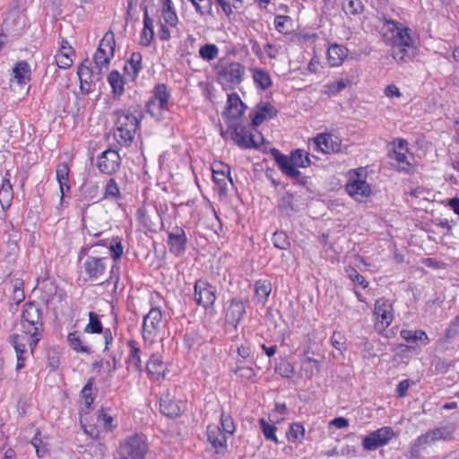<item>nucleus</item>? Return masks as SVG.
I'll return each mask as SVG.
<instances>
[{"label":"nucleus","instance_id":"38","mask_svg":"<svg viewBox=\"0 0 459 459\" xmlns=\"http://www.w3.org/2000/svg\"><path fill=\"white\" fill-rule=\"evenodd\" d=\"M13 78L20 85H25L30 81V67L26 61H21L16 64L13 69Z\"/></svg>","mask_w":459,"mask_h":459},{"label":"nucleus","instance_id":"10","mask_svg":"<svg viewBox=\"0 0 459 459\" xmlns=\"http://www.w3.org/2000/svg\"><path fill=\"white\" fill-rule=\"evenodd\" d=\"M217 299L216 287L204 279H198L194 286V300L204 308L212 307Z\"/></svg>","mask_w":459,"mask_h":459},{"label":"nucleus","instance_id":"49","mask_svg":"<svg viewBox=\"0 0 459 459\" xmlns=\"http://www.w3.org/2000/svg\"><path fill=\"white\" fill-rule=\"evenodd\" d=\"M278 209L281 213L286 216H290L293 212H297L294 206V195L290 193H286L281 198V202L278 204Z\"/></svg>","mask_w":459,"mask_h":459},{"label":"nucleus","instance_id":"45","mask_svg":"<svg viewBox=\"0 0 459 459\" xmlns=\"http://www.w3.org/2000/svg\"><path fill=\"white\" fill-rule=\"evenodd\" d=\"M272 291V284L266 280H258L255 283V292L258 301L265 303Z\"/></svg>","mask_w":459,"mask_h":459},{"label":"nucleus","instance_id":"15","mask_svg":"<svg viewBox=\"0 0 459 459\" xmlns=\"http://www.w3.org/2000/svg\"><path fill=\"white\" fill-rule=\"evenodd\" d=\"M121 165V158L118 152L108 149L97 158L99 170L106 175H112L117 171Z\"/></svg>","mask_w":459,"mask_h":459},{"label":"nucleus","instance_id":"31","mask_svg":"<svg viewBox=\"0 0 459 459\" xmlns=\"http://www.w3.org/2000/svg\"><path fill=\"white\" fill-rule=\"evenodd\" d=\"M221 169L212 168V178L214 183L218 186L220 192L227 190V183L230 181L232 184L230 178V169L229 166L222 163L220 164Z\"/></svg>","mask_w":459,"mask_h":459},{"label":"nucleus","instance_id":"55","mask_svg":"<svg viewBox=\"0 0 459 459\" xmlns=\"http://www.w3.org/2000/svg\"><path fill=\"white\" fill-rule=\"evenodd\" d=\"M272 241L275 247L287 250L290 247V242L287 234L283 231H276L273 233Z\"/></svg>","mask_w":459,"mask_h":459},{"label":"nucleus","instance_id":"56","mask_svg":"<svg viewBox=\"0 0 459 459\" xmlns=\"http://www.w3.org/2000/svg\"><path fill=\"white\" fill-rule=\"evenodd\" d=\"M93 378H90L81 391V396L87 409H90L94 401L92 394Z\"/></svg>","mask_w":459,"mask_h":459},{"label":"nucleus","instance_id":"36","mask_svg":"<svg viewBox=\"0 0 459 459\" xmlns=\"http://www.w3.org/2000/svg\"><path fill=\"white\" fill-rule=\"evenodd\" d=\"M143 56L140 52H133L125 65V72L132 79H135L142 70Z\"/></svg>","mask_w":459,"mask_h":459},{"label":"nucleus","instance_id":"60","mask_svg":"<svg viewBox=\"0 0 459 459\" xmlns=\"http://www.w3.org/2000/svg\"><path fill=\"white\" fill-rule=\"evenodd\" d=\"M291 19L287 15H276L274 18L275 29L281 34H288L290 30L286 26V22H290Z\"/></svg>","mask_w":459,"mask_h":459},{"label":"nucleus","instance_id":"21","mask_svg":"<svg viewBox=\"0 0 459 459\" xmlns=\"http://www.w3.org/2000/svg\"><path fill=\"white\" fill-rule=\"evenodd\" d=\"M314 150L322 153H337L341 152V141L331 134H320L314 138Z\"/></svg>","mask_w":459,"mask_h":459},{"label":"nucleus","instance_id":"2","mask_svg":"<svg viewBox=\"0 0 459 459\" xmlns=\"http://www.w3.org/2000/svg\"><path fill=\"white\" fill-rule=\"evenodd\" d=\"M270 152L283 174L302 185L306 183V178L297 169V167L307 168L310 165L311 161L307 152L297 149L291 152L290 157L281 153L276 148L271 149Z\"/></svg>","mask_w":459,"mask_h":459},{"label":"nucleus","instance_id":"62","mask_svg":"<svg viewBox=\"0 0 459 459\" xmlns=\"http://www.w3.org/2000/svg\"><path fill=\"white\" fill-rule=\"evenodd\" d=\"M348 276L352 282L360 285L363 289L368 287V281L354 268L347 270Z\"/></svg>","mask_w":459,"mask_h":459},{"label":"nucleus","instance_id":"51","mask_svg":"<svg viewBox=\"0 0 459 459\" xmlns=\"http://www.w3.org/2000/svg\"><path fill=\"white\" fill-rule=\"evenodd\" d=\"M219 48L212 43H206L199 49V56L204 60L210 62L215 59L219 55Z\"/></svg>","mask_w":459,"mask_h":459},{"label":"nucleus","instance_id":"14","mask_svg":"<svg viewBox=\"0 0 459 459\" xmlns=\"http://www.w3.org/2000/svg\"><path fill=\"white\" fill-rule=\"evenodd\" d=\"M347 193L356 201L363 202L371 194V187L361 175L354 172L345 186Z\"/></svg>","mask_w":459,"mask_h":459},{"label":"nucleus","instance_id":"13","mask_svg":"<svg viewBox=\"0 0 459 459\" xmlns=\"http://www.w3.org/2000/svg\"><path fill=\"white\" fill-rule=\"evenodd\" d=\"M394 432L391 427L380 428L363 438L362 446L367 451H374L386 445L394 437Z\"/></svg>","mask_w":459,"mask_h":459},{"label":"nucleus","instance_id":"12","mask_svg":"<svg viewBox=\"0 0 459 459\" xmlns=\"http://www.w3.org/2000/svg\"><path fill=\"white\" fill-rule=\"evenodd\" d=\"M229 127L232 130L231 138L242 149H256L259 147V142L255 139L251 130L247 126L240 124H230Z\"/></svg>","mask_w":459,"mask_h":459},{"label":"nucleus","instance_id":"7","mask_svg":"<svg viewBox=\"0 0 459 459\" xmlns=\"http://www.w3.org/2000/svg\"><path fill=\"white\" fill-rule=\"evenodd\" d=\"M116 41L112 31L104 34L100 41L99 47L93 56L96 67L101 72L103 68L108 69L110 60L115 55Z\"/></svg>","mask_w":459,"mask_h":459},{"label":"nucleus","instance_id":"50","mask_svg":"<svg viewBox=\"0 0 459 459\" xmlns=\"http://www.w3.org/2000/svg\"><path fill=\"white\" fill-rule=\"evenodd\" d=\"M89 323L84 327V332L87 333H101L104 329L97 313L89 312Z\"/></svg>","mask_w":459,"mask_h":459},{"label":"nucleus","instance_id":"20","mask_svg":"<svg viewBox=\"0 0 459 459\" xmlns=\"http://www.w3.org/2000/svg\"><path fill=\"white\" fill-rule=\"evenodd\" d=\"M278 110L268 101H260L255 109L249 113L251 124L254 127L259 126L264 121L273 118L277 116Z\"/></svg>","mask_w":459,"mask_h":459},{"label":"nucleus","instance_id":"64","mask_svg":"<svg viewBox=\"0 0 459 459\" xmlns=\"http://www.w3.org/2000/svg\"><path fill=\"white\" fill-rule=\"evenodd\" d=\"M71 56V55L57 53L56 55V62L57 66L63 69L69 68L73 64V59Z\"/></svg>","mask_w":459,"mask_h":459},{"label":"nucleus","instance_id":"53","mask_svg":"<svg viewBox=\"0 0 459 459\" xmlns=\"http://www.w3.org/2000/svg\"><path fill=\"white\" fill-rule=\"evenodd\" d=\"M346 88V82L343 79L337 82H329L324 85L323 93L328 96L336 95Z\"/></svg>","mask_w":459,"mask_h":459},{"label":"nucleus","instance_id":"35","mask_svg":"<svg viewBox=\"0 0 459 459\" xmlns=\"http://www.w3.org/2000/svg\"><path fill=\"white\" fill-rule=\"evenodd\" d=\"M69 171V167L65 162L59 163L56 169V178L59 184L61 199L64 197L65 191L70 190V186L68 185Z\"/></svg>","mask_w":459,"mask_h":459},{"label":"nucleus","instance_id":"19","mask_svg":"<svg viewBox=\"0 0 459 459\" xmlns=\"http://www.w3.org/2000/svg\"><path fill=\"white\" fill-rule=\"evenodd\" d=\"M218 75L229 83L238 85L244 79L245 66L238 62H230L220 67Z\"/></svg>","mask_w":459,"mask_h":459},{"label":"nucleus","instance_id":"4","mask_svg":"<svg viewBox=\"0 0 459 459\" xmlns=\"http://www.w3.org/2000/svg\"><path fill=\"white\" fill-rule=\"evenodd\" d=\"M32 339L31 333H27L24 330H22L21 333H13L8 338L9 342L13 347L16 353L17 370L25 367V361L30 355L33 354L34 350L37 347V345L32 344Z\"/></svg>","mask_w":459,"mask_h":459},{"label":"nucleus","instance_id":"27","mask_svg":"<svg viewBox=\"0 0 459 459\" xmlns=\"http://www.w3.org/2000/svg\"><path fill=\"white\" fill-rule=\"evenodd\" d=\"M143 10V29L141 32L140 43L142 46L148 47L154 38L153 21L149 16L150 12H153V7L148 4H145Z\"/></svg>","mask_w":459,"mask_h":459},{"label":"nucleus","instance_id":"46","mask_svg":"<svg viewBox=\"0 0 459 459\" xmlns=\"http://www.w3.org/2000/svg\"><path fill=\"white\" fill-rule=\"evenodd\" d=\"M13 199V187L8 179H5L0 186V204L3 210L11 206Z\"/></svg>","mask_w":459,"mask_h":459},{"label":"nucleus","instance_id":"3","mask_svg":"<svg viewBox=\"0 0 459 459\" xmlns=\"http://www.w3.org/2000/svg\"><path fill=\"white\" fill-rule=\"evenodd\" d=\"M22 330L31 333L32 344L38 345L43 337L44 325L42 312L34 302H27L23 306L21 320Z\"/></svg>","mask_w":459,"mask_h":459},{"label":"nucleus","instance_id":"26","mask_svg":"<svg viewBox=\"0 0 459 459\" xmlns=\"http://www.w3.org/2000/svg\"><path fill=\"white\" fill-rule=\"evenodd\" d=\"M160 412L169 417H178L184 411V403L180 401H176L169 394L163 395L160 400Z\"/></svg>","mask_w":459,"mask_h":459},{"label":"nucleus","instance_id":"57","mask_svg":"<svg viewBox=\"0 0 459 459\" xmlns=\"http://www.w3.org/2000/svg\"><path fill=\"white\" fill-rule=\"evenodd\" d=\"M221 429L229 437L233 435L236 429L232 417L224 411H222L221 414Z\"/></svg>","mask_w":459,"mask_h":459},{"label":"nucleus","instance_id":"33","mask_svg":"<svg viewBox=\"0 0 459 459\" xmlns=\"http://www.w3.org/2000/svg\"><path fill=\"white\" fill-rule=\"evenodd\" d=\"M123 196L115 178H110L108 179L101 199L108 200L115 203H119Z\"/></svg>","mask_w":459,"mask_h":459},{"label":"nucleus","instance_id":"44","mask_svg":"<svg viewBox=\"0 0 459 459\" xmlns=\"http://www.w3.org/2000/svg\"><path fill=\"white\" fill-rule=\"evenodd\" d=\"M147 372L157 377H164L165 366L158 355H152L146 364Z\"/></svg>","mask_w":459,"mask_h":459},{"label":"nucleus","instance_id":"17","mask_svg":"<svg viewBox=\"0 0 459 459\" xmlns=\"http://www.w3.org/2000/svg\"><path fill=\"white\" fill-rule=\"evenodd\" d=\"M100 72L94 75L91 67V61L85 59L77 68V75L80 81V92L82 95H87L91 91L94 85L95 79L99 81Z\"/></svg>","mask_w":459,"mask_h":459},{"label":"nucleus","instance_id":"58","mask_svg":"<svg viewBox=\"0 0 459 459\" xmlns=\"http://www.w3.org/2000/svg\"><path fill=\"white\" fill-rule=\"evenodd\" d=\"M275 372L282 377L290 378L294 373V367L288 360L282 359L276 365Z\"/></svg>","mask_w":459,"mask_h":459},{"label":"nucleus","instance_id":"43","mask_svg":"<svg viewBox=\"0 0 459 459\" xmlns=\"http://www.w3.org/2000/svg\"><path fill=\"white\" fill-rule=\"evenodd\" d=\"M389 157L398 163V171L404 172L407 174L412 171V166L411 162L407 160L405 152H399L398 150L394 149L392 152V153L389 154Z\"/></svg>","mask_w":459,"mask_h":459},{"label":"nucleus","instance_id":"25","mask_svg":"<svg viewBox=\"0 0 459 459\" xmlns=\"http://www.w3.org/2000/svg\"><path fill=\"white\" fill-rule=\"evenodd\" d=\"M186 243L187 238L181 227L177 226L169 233L168 245L172 254L176 255L183 254L186 250Z\"/></svg>","mask_w":459,"mask_h":459},{"label":"nucleus","instance_id":"42","mask_svg":"<svg viewBox=\"0 0 459 459\" xmlns=\"http://www.w3.org/2000/svg\"><path fill=\"white\" fill-rule=\"evenodd\" d=\"M108 82L112 88V92L115 96H121L124 93V80L121 74L117 70H112L108 75Z\"/></svg>","mask_w":459,"mask_h":459},{"label":"nucleus","instance_id":"37","mask_svg":"<svg viewBox=\"0 0 459 459\" xmlns=\"http://www.w3.org/2000/svg\"><path fill=\"white\" fill-rule=\"evenodd\" d=\"M401 337L407 342L417 343L420 342L422 345H427L429 342V338L423 330H408L403 329L400 332Z\"/></svg>","mask_w":459,"mask_h":459},{"label":"nucleus","instance_id":"30","mask_svg":"<svg viewBox=\"0 0 459 459\" xmlns=\"http://www.w3.org/2000/svg\"><path fill=\"white\" fill-rule=\"evenodd\" d=\"M348 48L340 44H332L327 49V60L330 66L341 65L348 56Z\"/></svg>","mask_w":459,"mask_h":459},{"label":"nucleus","instance_id":"54","mask_svg":"<svg viewBox=\"0 0 459 459\" xmlns=\"http://www.w3.org/2000/svg\"><path fill=\"white\" fill-rule=\"evenodd\" d=\"M342 10L347 14H359L363 11V4L360 0H343Z\"/></svg>","mask_w":459,"mask_h":459},{"label":"nucleus","instance_id":"61","mask_svg":"<svg viewBox=\"0 0 459 459\" xmlns=\"http://www.w3.org/2000/svg\"><path fill=\"white\" fill-rule=\"evenodd\" d=\"M426 449L425 446L419 443V438L417 437L411 445L409 451L406 454L408 458H420L421 456L422 451Z\"/></svg>","mask_w":459,"mask_h":459},{"label":"nucleus","instance_id":"9","mask_svg":"<svg viewBox=\"0 0 459 459\" xmlns=\"http://www.w3.org/2000/svg\"><path fill=\"white\" fill-rule=\"evenodd\" d=\"M382 34L385 41L389 44L398 40L405 42L411 36V29L397 21L383 17Z\"/></svg>","mask_w":459,"mask_h":459},{"label":"nucleus","instance_id":"24","mask_svg":"<svg viewBox=\"0 0 459 459\" xmlns=\"http://www.w3.org/2000/svg\"><path fill=\"white\" fill-rule=\"evenodd\" d=\"M81 201L83 203L82 212L84 213L86 210L93 204L101 201V195L98 183L93 181H86L81 186Z\"/></svg>","mask_w":459,"mask_h":459},{"label":"nucleus","instance_id":"1","mask_svg":"<svg viewBox=\"0 0 459 459\" xmlns=\"http://www.w3.org/2000/svg\"><path fill=\"white\" fill-rule=\"evenodd\" d=\"M113 116L116 117L115 139L122 146L130 145L143 117L142 110L136 108H129L117 110L113 113Z\"/></svg>","mask_w":459,"mask_h":459},{"label":"nucleus","instance_id":"40","mask_svg":"<svg viewBox=\"0 0 459 459\" xmlns=\"http://www.w3.org/2000/svg\"><path fill=\"white\" fill-rule=\"evenodd\" d=\"M305 428L301 423L293 422L286 432V437L290 443H301L305 438Z\"/></svg>","mask_w":459,"mask_h":459},{"label":"nucleus","instance_id":"29","mask_svg":"<svg viewBox=\"0 0 459 459\" xmlns=\"http://www.w3.org/2000/svg\"><path fill=\"white\" fill-rule=\"evenodd\" d=\"M392 46V56L398 63L406 62L410 57L408 56V50L414 48V40L411 36L408 37V40L405 42L394 41L390 44Z\"/></svg>","mask_w":459,"mask_h":459},{"label":"nucleus","instance_id":"6","mask_svg":"<svg viewBox=\"0 0 459 459\" xmlns=\"http://www.w3.org/2000/svg\"><path fill=\"white\" fill-rule=\"evenodd\" d=\"M165 324L163 315L159 307H152L143 316L142 335L145 343L152 344L160 336Z\"/></svg>","mask_w":459,"mask_h":459},{"label":"nucleus","instance_id":"16","mask_svg":"<svg viewBox=\"0 0 459 459\" xmlns=\"http://www.w3.org/2000/svg\"><path fill=\"white\" fill-rule=\"evenodd\" d=\"M393 312V306L387 299H379L376 300L374 315L377 317L375 326L377 330H385L391 325L394 319Z\"/></svg>","mask_w":459,"mask_h":459},{"label":"nucleus","instance_id":"47","mask_svg":"<svg viewBox=\"0 0 459 459\" xmlns=\"http://www.w3.org/2000/svg\"><path fill=\"white\" fill-rule=\"evenodd\" d=\"M433 443L439 440H450L452 439L455 429L452 426H443L431 430H429Z\"/></svg>","mask_w":459,"mask_h":459},{"label":"nucleus","instance_id":"48","mask_svg":"<svg viewBox=\"0 0 459 459\" xmlns=\"http://www.w3.org/2000/svg\"><path fill=\"white\" fill-rule=\"evenodd\" d=\"M70 347L76 352L87 353L91 352V348L83 344L78 332L70 333L67 336Z\"/></svg>","mask_w":459,"mask_h":459},{"label":"nucleus","instance_id":"23","mask_svg":"<svg viewBox=\"0 0 459 459\" xmlns=\"http://www.w3.org/2000/svg\"><path fill=\"white\" fill-rule=\"evenodd\" d=\"M107 257H96L89 255L83 263L84 273H86L89 280L97 281L100 280L105 273L106 271V261Z\"/></svg>","mask_w":459,"mask_h":459},{"label":"nucleus","instance_id":"18","mask_svg":"<svg viewBox=\"0 0 459 459\" xmlns=\"http://www.w3.org/2000/svg\"><path fill=\"white\" fill-rule=\"evenodd\" d=\"M248 300H242L238 298L230 299L229 307L226 310L225 323L230 325L235 330L246 314L247 304Z\"/></svg>","mask_w":459,"mask_h":459},{"label":"nucleus","instance_id":"11","mask_svg":"<svg viewBox=\"0 0 459 459\" xmlns=\"http://www.w3.org/2000/svg\"><path fill=\"white\" fill-rule=\"evenodd\" d=\"M137 220L152 232H157L163 228V219L159 215L156 205L152 204H145L137 210Z\"/></svg>","mask_w":459,"mask_h":459},{"label":"nucleus","instance_id":"28","mask_svg":"<svg viewBox=\"0 0 459 459\" xmlns=\"http://www.w3.org/2000/svg\"><path fill=\"white\" fill-rule=\"evenodd\" d=\"M207 439L209 443L216 449L226 448L227 439L229 436L221 430V427L216 424H211L207 427Z\"/></svg>","mask_w":459,"mask_h":459},{"label":"nucleus","instance_id":"52","mask_svg":"<svg viewBox=\"0 0 459 459\" xmlns=\"http://www.w3.org/2000/svg\"><path fill=\"white\" fill-rule=\"evenodd\" d=\"M259 424L265 439L278 444V438L275 435L277 428L274 425L269 424L264 419H260Z\"/></svg>","mask_w":459,"mask_h":459},{"label":"nucleus","instance_id":"59","mask_svg":"<svg viewBox=\"0 0 459 459\" xmlns=\"http://www.w3.org/2000/svg\"><path fill=\"white\" fill-rule=\"evenodd\" d=\"M330 341L333 347L337 351L341 352L346 351V338L341 332L334 331Z\"/></svg>","mask_w":459,"mask_h":459},{"label":"nucleus","instance_id":"39","mask_svg":"<svg viewBox=\"0 0 459 459\" xmlns=\"http://www.w3.org/2000/svg\"><path fill=\"white\" fill-rule=\"evenodd\" d=\"M128 345L130 347V353L127 359V364L128 368L133 367L135 370L141 371L142 370V361L140 357V348L138 346V343L134 341L130 340L128 342Z\"/></svg>","mask_w":459,"mask_h":459},{"label":"nucleus","instance_id":"22","mask_svg":"<svg viewBox=\"0 0 459 459\" xmlns=\"http://www.w3.org/2000/svg\"><path fill=\"white\" fill-rule=\"evenodd\" d=\"M247 108L238 93H230L228 95L226 110L223 116L227 117L230 124H232L233 121L238 120L244 115Z\"/></svg>","mask_w":459,"mask_h":459},{"label":"nucleus","instance_id":"32","mask_svg":"<svg viewBox=\"0 0 459 459\" xmlns=\"http://www.w3.org/2000/svg\"><path fill=\"white\" fill-rule=\"evenodd\" d=\"M100 246H103L106 247L107 254L111 252L114 260L119 259L123 255V246L119 239H112L111 241H109L108 239H103L97 242L96 244L91 245L89 249H91L92 253L95 254L98 253L96 247Z\"/></svg>","mask_w":459,"mask_h":459},{"label":"nucleus","instance_id":"63","mask_svg":"<svg viewBox=\"0 0 459 459\" xmlns=\"http://www.w3.org/2000/svg\"><path fill=\"white\" fill-rule=\"evenodd\" d=\"M197 13L201 16L212 14V0H197Z\"/></svg>","mask_w":459,"mask_h":459},{"label":"nucleus","instance_id":"34","mask_svg":"<svg viewBox=\"0 0 459 459\" xmlns=\"http://www.w3.org/2000/svg\"><path fill=\"white\" fill-rule=\"evenodd\" d=\"M109 411V409L101 408L96 412L97 423L101 426L106 432H112L117 427L114 417Z\"/></svg>","mask_w":459,"mask_h":459},{"label":"nucleus","instance_id":"41","mask_svg":"<svg viewBox=\"0 0 459 459\" xmlns=\"http://www.w3.org/2000/svg\"><path fill=\"white\" fill-rule=\"evenodd\" d=\"M253 79L257 88L265 91L272 86V79L269 73L261 68L253 70Z\"/></svg>","mask_w":459,"mask_h":459},{"label":"nucleus","instance_id":"5","mask_svg":"<svg viewBox=\"0 0 459 459\" xmlns=\"http://www.w3.org/2000/svg\"><path fill=\"white\" fill-rule=\"evenodd\" d=\"M148 449L146 437L134 434L120 442L118 453L121 459H143Z\"/></svg>","mask_w":459,"mask_h":459},{"label":"nucleus","instance_id":"8","mask_svg":"<svg viewBox=\"0 0 459 459\" xmlns=\"http://www.w3.org/2000/svg\"><path fill=\"white\" fill-rule=\"evenodd\" d=\"M152 93V98L149 100L146 105L147 112L152 117H159L163 111L169 110L171 93L165 83H158Z\"/></svg>","mask_w":459,"mask_h":459}]
</instances>
